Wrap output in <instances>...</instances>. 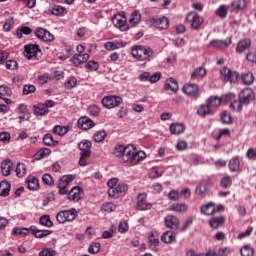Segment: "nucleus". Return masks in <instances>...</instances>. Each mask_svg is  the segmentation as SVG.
<instances>
[{
  "label": "nucleus",
  "instance_id": "nucleus-44",
  "mask_svg": "<svg viewBox=\"0 0 256 256\" xmlns=\"http://www.w3.org/2000/svg\"><path fill=\"white\" fill-rule=\"evenodd\" d=\"M243 105L245 104L239 98V100H234L233 102H231L230 108L233 109V111H237L239 113L243 110Z\"/></svg>",
  "mask_w": 256,
  "mask_h": 256
},
{
  "label": "nucleus",
  "instance_id": "nucleus-29",
  "mask_svg": "<svg viewBox=\"0 0 256 256\" xmlns=\"http://www.w3.org/2000/svg\"><path fill=\"white\" fill-rule=\"evenodd\" d=\"M197 115L200 117H205L207 115H213V111L211 110V106L209 104H202L197 109Z\"/></svg>",
  "mask_w": 256,
  "mask_h": 256
},
{
  "label": "nucleus",
  "instance_id": "nucleus-54",
  "mask_svg": "<svg viewBox=\"0 0 256 256\" xmlns=\"http://www.w3.org/2000/svg\"><path fill=\"white\" fill-rule=\"evenodd\" d=\"M117 209V206L111 202H108L102 206V211L105 213H113Z\"/></svg>",
  "mask_w": 256,
  "mask_h": 256
},
{
  "label": "nucleus",
  "instance_id": "nucleus-33",
  "mask_svg": "<svg viewBox=\"0 0 256 256\" xmlns=\"http://www.w3.org/2000/svg\"><path fill=\"white\" fill-rule=\"evenodd\" d=\"M230 44H231V38H229L228 41L212 40L209 43V47H215V49H221V47L223 46L229 47Z\"/></svg>",
  "mask_w": 256,
  "mask_h": 256
},
{
  "label": "nucleus",
  "instance_id": "nucleus-56",
  "mask_svg": "<svg viewBox=\"0 0 256 256\" xmlns=\"http://www.w3.org/2000/svg\"><path fill=\"white\" fill-rule=\"evenodd\" d=\"M18 111L20 113H23V115H26V121H29V119H31V113H29V110H27V106L25 104H20L18 107Z\"/></svg>",
  "mask_w": 256,
  "mask_h": 256
},
{
  "label": "nucleus",
  "instance_id": "nucleus-36",
  "mask_svg": "<svg viewBox=\"0 0 256 256\" xmlns=\"http://www.w3.org/2000/svg\"><path fill=\"white\" fill-rule=\"evenodd\" d=\"M205 75H207V69L198 67L191 74V79H199V77H205Z\"/></svg>",
  "mask_w": 256,
  "mask_h": 256
},
{
  "label": "nucleus",
  "instance_id": "nucleus-22",
  "mask_svg": "<svg viewBox=\"0 0 256 256\" xmlns=\"http://www.w3.org/2000/svg\"><path fill=\"white\" fill-rule=\"evenodd\" d=\"M30 232L34 237H36V239H43V237H48V235H51L52 233L51 230H39L36 226H31Z\"/></svg>",
  "mask_w": 256,
  "mask_h": 256
},
{
  "label": "nucleus",
  "instance_id": "nucleus-40",
  "mask_svg": "<svg viewBox=\"0 0 256 256\" xmlns=\"http://www.w3.org/2000/svg\"><path fill=\"white\" fill-rule=\"evenodd\" d=\"M27 173V166L24 163H18L16 166L17 177H25Z\"/></svg>",
  "mask_w": 256,
  "mask_h": 256
},
{
  "label": "nucleus",
  "instance_id": "nucleus-24",
  "mask_svg": "<svg viewBox=\"0 0 256 256\" xmlns=\"http://www.w3.org/2000/svg\"><path fill=\"white\" fill-rule=\"evenodd\" d=\"M72 61L76 67H79V65H82V63H86V61H89V54H74L72 57Z\"/></svg>",
  "mask_w": 256,
  "mask_h": 256
},
{
  "label": "nucleus",
  "instance_id": "nucleus-50",
  "mask_svg": "<svg viewBox=\"0 0 256 256\" xmlns=\"http://www.w3.org/2000/svg\"><path fill=\"white\" fill-rule=\"evenodd\" d=\"M40 225H43L44 227H51L53 225V222L51 221V218L49 215H43L39 219Z\"/></svg>",
  "mask_w": 256,
  "mask_h": 256
},
{
  "label": "nucleus",
  "instance_id": "nucleus-60",
  "mask_svg": "<svg viewBox=\"0 0 256 256\" xmlns=\"http://www.w3.org/2000/svg\"><path fill=\"white\" fill-rule=\"evenodd\" d=\"M216 15L221 19H225L227 17V8L224 5L220 6L216 11Z\"/></svg>",
  "mask_w": 256,
  "mask_h": 256
},
{
  "label": "nucleus",
  "instance_id": "nucleus-32",
  "mask_svg": "<svg viewBox=\"0 0 256 256\" xmlns=\"http://www.w3.org/2000/svg\"><path fill=\"white\" fill-rule=\"evenodd\" d=\"M125 45H127V43L114 41V42H106L104 44V47L105 49H107V51H115V49H119V47H125Z\"/></svg>",
  "mask_w": 256,
  "mask_h": 256
},
{
  "label": "nucleus",
  "instance_id": "nucleus-18",
  "mask_svg": "<svg viewBox=\"0 0 256 256\" xmlns=\"http://www.w3.org/2000/svg\"><path fill=\"white\" fill-rule=\"evenodd\" d=\"M182 91L188 95V97H197V95H199V86L189 83L183 86Z\"/></svg>",
  "mask_w": 256,
  "mask_h": 256
},
{
  "label": "nucleus",
  "instance_id": "nucleus-52",
  "mask_svg": "<svg viewBox=\"0 0 256 256\" xmlns=\"http://www.w3.org/2000/svg\"><path fill=\"white\" fill-rule=\"evenodd\" d=\"M65 13H67V11L63 6L56 5L52 8V15L63 16Z\"/></svg>",
  "mask_w": 256,
  "mask_h": 256
},
{
  "label": "nucleus",
  "instance_id": "nucleus-41",
  "mask_svg": "<svg viewBox=\"0 0 256 256\" xmlns=\"http://www.w3.org/2000/svg\"><path fill=\"white\" fill-rule=\"evenodd\" d=\"M139 21H141V13H139V11L132 12L130 19H129L130 25H132L134 27V25H137V23H139Z\"/></svg>",
  "mask_w": 256,
  "mask_h": 256
},
{
  "label": "nucleus",
  "instance_id": "nucleus-62",
  "mask_svg": "<svg viewBox=\"0 0 256 256\" xmlns=\"http://www.w3.org/2000/svg\"><path fill=\"white\" fill-rule=\"evenodd\" d=\"M231 183H232L231 177L226 176V177H224V178L221 180L220 185H221V187H223L224 189H227L228 187H231Z\"/></svg>",
  "mask_w": 256,
  "mask_h": 256
},
{
  "label": "nucleus",
  "instance_id": "nucleus-31",
  "mask_svg": "<svg viewBox=\"0 0 256 256\" xmlns=\"http://www.w3.org/2000/svg\"><path fill=\"white\" fill-rule=\"evenodd\" d=\"M170 133L172 135H181V133H185V125L179 123L171 124Z\"/></svg>",
  "mask_w": 256,
  "mask_h": 256
},
{
  "label": "nucleus",
  "instance_id": "nucleus-13",
  "mask_svg": "<svg viewBox=\"0 0 256 256\" xmlns=\"http://www.w3.org/2000/svg\"><path fill=\"white\" fill-rule=\"evenodd\" d=\"M41 53V49H39V45L37 44H29L25 46L24 55L27 59H37V55Z\"/></svg>",
  "mask_w": 256,
  "mask_h": 256
},
{
  "label": "nucleus",
  "instance_id": "nucleus-28",
  "mask_svg": "<svg viewBox=\"0 0 256 256\" xmlns=\"http://www.w3.org/2000/svg\"><path fill=\"white\" fill-rule=\"evenodd\" d=\"M177 238V234H175V232L168 230L166 232H164L161 236V241H163V243H173V241H175V239Z\"/></svg>",
  "mask_w": 256,
  "mask_h": 256
},
{
  "label": "nucleus",
  "instance_id": "nucleus-2",
  "mask_svg": "<svg viewBox=\"0 0 256 256\" xmlns=\"http://www.w3.org/2000/svg\"><path fill=\"white\" fill-rule=\"evenodd\" d=\"M131 53L137 61H149L155 52L151 47L136 45L131 48Z\"/></svg>",
  "mask_w": 256,
  "mask_h": 256
},
{
  "label": "nucleus",
  "instance_id": "nucleus-9",
  "mask_svg": "<svg viewBox=\"0 0 256 256\" xmlns=\"http://www.w3.org/2000/svg\"><path fill=\"white\" fill-rule=\"evenodd\" d=\"M220 74L224 77V81L229 83H237L239 81V72L237 71H231V69L224 67Z\"/></svg>",
  "mask_w": 256,
  "mask_h": 256
},
{
  "label": "nucleus",
  "instance_id": "nucleus-49",
  "mask_svg": "<svg viewBox=\"0 0 256 256\" xmlns=\"http://www.w3.org/2000/svg\"><path fill=\"white\" fill-rule=\"evenodd\" d=\"M32 32H33V30H31V28L24 26L17 30L16 35H17L18 39H21V37H23V35H31Z\"/></svg>",
  "mask_w": 256,
  "mask_h": 256
},
{
  "label": "nucleus",
  "instance_id": "nucleus-37",
  "mask_svg": "<svg viewBox=\"0 0 256 256\" xmlns=\"http://www.w3.org/2000/svg\"><path fill=\"white\" fill-rule=\"evenodd\" d=\"M27 185L30 191H37V189H39V180L37 178L30 177L28 178Z\"/></svg>",
  "mask_w": 256,
  "mask_h": 256
},
{
  "label": "nucleus",
  "instance_id": "nucleus-51",
  "mask_svg": "<svg viewBox=\"0 0 256 256\" xmlns=\"http://www.w3.org/2000/svg\"><path fill=\"white\" fill-rule=\"evenodd\" d=\"M126 147L127 146H125V145H118V146H116L115 148H114V155H115V157H122V159H123V157H124V155H125V149H126Z\"/></svg>",
  "mask_w": 256,
  "mask_h": 256
},
{
  "label": "nucleus",
  "instance_id": "nucleus-35",
  "mask_svg": "<svg viewBox=\"0 0 256 256\" xmlns=\"http://www.w3.org/2000/svg\"><path fill=\"white\" fill-rule=\"evenodd\" d=\"M245 7H247V1L245 0H234L231 3L232 11L242 10V9H245Z\"/></svg>",
  "mask_w": 256,
  "mask_h": 256
},
{
  "label": "nucleus",
  "instance_id": "nucleus-63",
  "mask_svg": "<svg viewBox=\"0 0 256 256\" xmlns=\"http://www.w3.org/2000/svg\"><path fill=\"white\" fill-rule=\"evenodd\" d=\"M31 93H35V86L34 85H24L23 87V95H29Z\"/></svg>",
  "mask_w": 256,
  "mask_h": 256
},
{
  "label": "nucleus",
  "instance_id": "nucleus-3",
  "mask_svg": "<svg viewBox=\"0 0 256 256\" xmlns=\"http://www.w3.org/2000/svg\"><path fill=\"white\" fill-rule=\"evenodd\" d=\"M91 141L89 140H82L79 144H78V149H80L81 153H80V159H79V165L80 167H86L87 165V159H89V157H91Z\"/></svg>",
  "mask_w": 256,
  "mask_h": 256
},
{
  "label": "nucleus",
  "instance_id": "nucleus-26",
  "mask_svg": "<svg viewBox=\"0 0 256 256\" xmlns=\"http://www.w3.org/2000/svg\"><path fill=\"white\" fill-rule=\"evenodd\" d=\"M217 212V208L215 207V203L210 202L206 205H203L201 207V213H203V215H215V213Z\"/></svg>",
  "mask_w": 256,
  "mask_h": 256
},
{
  "label": "nucleus",
  "instance_id": "nucleus-15",
  "mask_svg": "<svg viewBox=\"0 0 256 256\" xmlns=\"http://www.w3.org/2000/svg\"><path fill=\"white\" fill-rule=\"evenodd\" d=\"M164 223L165 227L174 231H177V229H179V226L181 225V221H179V218L173 215L166 216L164 219Z\"/></svg>",
  "mask_w": 256,
  "mask_h": 256
},
{
  "label": "nucleus",
  "instance_id": "nucleus-12",
  "mask_svg": "<svg viewBox=\"0 0 256 256\" xmlns=\"http://www.w3.org/2000/svg\"><path fill=\"white\" fill-rule=\"evenodd\" d=\"M239 99L244 105H249L255 99V92L251 88H245L240 92Z\"/></svg>",
  "mask_w": 256,
  "mask_h": 256
},
{
  "label": "nucleus",
  "instance_id": "nucleus-19",
  "mask_svg": "<svg viewBox=\"0 0 256 256\" xmlns=\"http://www.w3.org/2000/svg\"><path fill=\"white\" fill-rule=\"evenodd\" d=\"M78 127L84 131H87L88 129L95 127V122H93V120H91L89 117L83 116L78 120Z\"/></svg>",
  "mask_w": 256,
  "mask_h": 256
},
{
  "label": "nucleus",
  "instance_id": "nucleus-5",
  "mask_svg": "<svg viewBox=\"0 0 256 256\" xmlns=\"http://www.w3.org/2000/svg\"><path fill=\"white\" fill-rule=\"evenodd\" d=\"M51 107H55V101L53 100H46L45 103L34 105V115H38L40 117L49 115V108Z\"/></svg>",
  "mask_w": 256,
  "mask_h": 256
},
{
  "label": "nucleus",
  "instance_id": "nucleus-34",
  "mask_svg": "<svg viewBox=\"0 0 256 256\" xmlns=\"http://www.w3.org/2000/svg\"><path fill=\"white\" fill-rule=\"evenodd\" d=\"M189 206L186 203H177L171 206V211H176L177 213H187Z\"/></svg>",
  "mask_w": 256,
  "mask_h": 256
},
{
  "label": "nucleus",
  "instance_id": "nucleus-57",
  "mask_svg": "<svg viewBox=\"0 0 256 256\" xmlns=\"http://www.w3.org/2000/svg\"><path fill=\"white\" fill-rule=\"evenodd\" d=\"M57 252L53 248H45L39 252V256H56Z\"/></svg>",
  "mask_w": 256,
  "mask_h": 256
},
{
  "label": "nucleus",
  "instance_id": "nucleus-16",
  "mask_svg": "<svg viewBox=\"0 0 256 256\" xmlns=\"http://www.w3.org/2000/svg\"><path fill=\"white\" fill-rule=\"evenodd\" d=\"M222 101H231V94H226L221 96V98L217 96H211L207 100L208 107H219Z\"/></svg>",
  "mask_w": 256,
  "mask_h": 256
},
{
  "label": "nucleus",
  "instance_id": "nucleus-7",
  "mask_svg": "<svg viewBox=\"0 0 256 256\" xmlns=\"http://www.w3.org/2000/svg\"><path fill=\"white\" fill-rule=\"evenodd\" d=\"M121 103H123L121 96H106L102 99V105L106 109H115V107H119Z\"/></svg>",
  "mask_w": 256,
  "mask_h": 256
},
{
  "label": "nucleus",
  "instance_id": "nucleus-58",
  "mask_svg": "<svg viewBox=\"0 0 256 256\" xmlns=\"http://www.w3.org/2000/svg\"><path fill=\"white\" fill-rule=\"evenodd\" d=\"M85 67L88 71H97V69H99V63L96 61H88Z\"/></svg>",
  "mask_w": 256,
  "mask_h": 256
},
{
  "label": "nucleus",
  "instance_id": "nucleus-47",
  "mask_svg": "<svg viewBox=\"0 0 256 256\" xmlns=\"http://www.w3.org/2000/svg\"><path fill=\"white\" fill-rule=\"evenodd\" d=\"M15 25V18L13 16L8 17L5 20V23L3 25V31L9 32L11 31V28Z\"/></svg>",
  "mask_w": 256,
  "mask_h": 256
},
{
  "label": "nucleus",
  "instance_id": "nucleus-59",
  "mask_svg": "<svg viewBox=\"0 0 256 256\" xmlns=\"http://www.w3.org/2000/svg\"><path fill=\"white\" fill-rule=\"evenodd\" d=\"M170 201H179L181 199L180 193L177 190H171L168 194Z\"/></svg>",
  "mask_w": 256,
  "mask_h": 256
},
{
  "label": "nucleus",
  "instance_id": "nucleus-42",
  "mask_svg": "<svg viewBox=\"0 0 256 256\" xmlns=\"http://www.w3.org/2000/svg\"><path fill=\"white\" fill-rule=\"evenodd\" d=\"M253 81H255V78L253 77V73L248 72V73L242 74V83H244V85H253Z\"/></svg>",
  "mask_w": 256,
  "mask_h": 256
},
{
  "label": "nucleus",
  "instance_id": "nucleus-10",
  "mask_svg": "<svg viewBox=\"0 0 256 256\" xmlns=\"http://www.w3.org/2000/svg\"><path fill=\"white\" fill-rule=\"evenodd\" d=\"M153 204L147 202V193H140L137 195V209L139 211H149Z\"/></svg>",
  "mask_w": 256,
  "mask_h": 256
},
{
  "label": "nucleus",
  "instance_id": "nucleus-61",
  "mask_svg": "<svg viewBox=\"0 0 256 256\" xmlns=\"http://www.w3.org/2000/svg\"><path fill=\"white\" fill-rule=\"evenodd\" d=\"M77 85V78L76 77H70L68 81L65 83L66 89H73Z\"/></svg>",
  "mask_w": 256,
  "mask_h": 256
},
{
  "label": "nucleus",
  "instance_id": "nucleus-23",
  "mask_svg": "<svg viewBox=\"0 0 256 256\" xmlns=\"http://www.w3.org/2000/svg\"><path fill=\"white\" fill-rule=\"evenodd\" d=\"M164 87L166 91H173V93L179 91V83L174 78H168L165 81Z\"/></svg>",
  "mask_w": 256,
  "mask_h": 256
},
{
  "label": "nucleus",
  "instance_id": "nucleus-48",
  "mask_svg": "<svg viewBox=\"0 0 256 256\" xmlns=\"http://www.w3.org/2000/svg\"><path fill=\"white\" fill-rule=\"evenodd\" d=\"M106 137H107V132H105V130H101L94 134V141L96 143H101V142L105 141Z\"/></svg>",
  "mask_w": 256,
  "mask_h": 256
},
{
  "label": "nucleus",
  "instance_id": "nucleus-46",
  "mask_svg": "<svg viewBox=\"0 0 256 256\" xmlns=\"http://www.w3.org/2000/svg\"><path fill=\"white\" fill-rule=\"evenodd\" d=\"M68 132H69V127L57 125L53 128V133H55L56 135H59L60 137H63V135H65Z\"/></svg>",
  "mask_w": 256,
  "mask_h": 256
},
{
  "label": "nucleus",
  "instance_id": "nucleus-21",
  "mask_svg": "<svg viewBox=\"0 0 256 256\" xmlns=\"http://www.w3.org/2000/svg\"><path fill=\"white\" fill-rule=\"evenodd\" d=\"M152 25L157 29H169V18L161 17L158 19H152Z\"/></svg>",
  "mask_w": 256,
  "mask_h": 256
},
{
  "label": "nucleus",
  "instance_id": "nucleus-53",
  "mask_svg": "<svg viewBox=\"0 0 256 256\" xmlns=\"http://www.w3.org/2000/svg\"><path fill=\"white\" fill-rule=\"evenodd\" d=\"M99 251H101V243L99 242L91 244L88 248V252L91 253L92 255L99 253Z\"/></svg>",
  "mask_w": 256,
  "mask_h": 256
},
{
  "label": "nucleus",
  "instance_id": "nucleus-6",
  "mask_svg": "<svg viewBox=\"0 0 256 256\" xmlns=\"http://www.w3.org/2000/svg\"><path fill=\"white\" fill-rule=\"evenodd\" d=\"M186 21L187 23L190 24L191 29H194L195 31H197V29H199V27L203 25L204 20H203V17L199 15V13L193 11L187 14Z\"/></svg>",
  "mask_w": 256,
  "mask_h": 256
},
{
  "label": "nucleus",
  "instance_id": "nucleus-39",
  "mask_svg": "<svg viewBox=\"0 0 256 256\" xmlns=\"http://www.w3.org/2000/svg\"><path fill=\"white\" fill-rule=\"evenodd\" d=\"M48 155H51V149L42 148L34 155V157L37 161H39L43 159V157H47Z\"/></svg>",
  "mask_w": 256,
  "mask_h": 256
},
{
  "label": "nucleus",
  "instance_id": "nucleus-25",
  "mask_svg": "<svg viewBox=\"0 0 256 256\" xmlns=\"http://www.w3.org/2000/svg\"><path fill=\"white\" fill-rule=\"evenodd\" d=\"M225 224V216L212 217L209 220V225L212 229H218V227H223Z\"/></svg>",
  "mask_w": 256,
  "mask_h": 256
},
{
  "label": "nucleus",
  "instance_id": "nucleus-14",
  "mask_svg": "<svg viewBox=\"0 0 256 256\" xmlns=\"http://www.w3.org/2000/svg\"><path fill=\"white\" fill-rule=\"evenodd\" d=\"M68 199L69 201H73L74 203H78V201H81V199H83V188L79 186L73 187L68 192Z\"/></svg>",
  "mask_w": 256,
  "mask_h": 256
},
{
  "label": "nucleus",
  "instance_id": "nucleus-20",
  "mask_svg": "<svg viewBox=\"0 0 256 256\" xmlns=\"http://www.w3.org/2000/svg\"><path fill=\"white\" fill-rule=\"evenodd\" d=\"M11 169H13V162L11 159H5L1 163V173L4 177H9L11 175Z\"/></svg>",
  "mask_w": 256,
  "mask_h": 256
},
{
  "label": "nucleus",
  "instance_id": "nucleus-17",
  "mask_svg": "<svg viewBox=\"0 0 256 256\" xmlns=\"http://www.w3.org/2000/svg\"><path fill=\"white\" fill-rule=\"evenodd\" d=\"M36 37L38 39H41L42 41L51 42L55 41V36L51 34L47 29L45 28H38L35 32Z\"/></svg>",
  "mask_w": 256,
  "mask_h": 256
},
{
  "label": "nucleus",
  "instance_id": "nucleus-64",
  "mask_svg": "<svg viewBox=\"0 0 256 256\" xmlns=\"http://www.w3.org/2000/svg\"><path fill=\"white\" fill-rule=\"evenodd\" d=\"M42 181L45 183V185H53V176L50 174H44L42 176Z\"/></svg>",
  "mask_w": 256,
  "mask_h": 256
},
{
  "label": "nucleus",
  "instance_id": "nucleus-30",
  "mask_svg": "<svg viewBox=\"0 0 256 256\" xmlns=\"http://www.w3.org/2000/svg\"><path fill=\"white\" fill-rule=\"evenodd\" d=\"M11 191V183L8 181H1L0 182V196L7 197Z\"/></svg>",
  "mask_w": 256,
  "mask_h": 256
},
{
  "label": "nucleus",
  "instance_id": "nucleus-43",
  "mask_svg": "<svg viewBox=\"0 0 256 256\" xmlns=\"http://www.w3.org/2000/svg\"><path fill=\"white\" fill-rule=\"evenodd\" d=\"M43 143H44V145H47V147H51L53 145H57V143H59V141H55V139H53V135L46 134L43 137Z\"/></svg>",
  "mask_w": 256,
  "mask_h": 256
},
{
  "label": "nucleus",
  "instance_id": "nucleus-4",
  "mask_svg": "<svg viewBox=\"0 0 256 256\" xmlns=\"http://www.w3.org/2000/svg\"><path fill=\"white\" fill-rule=\"evenodd\" d=\"M77 215L78 213L75 208H72L70 210H62L57 213L56 220L58 221V223H67V221H75Z\"/></svg>",
  "mask_w": 256,
  "mask_h": 256
},
{
  "label": "nucleus",
  "instance_id": "nucleus-38",
  "mask_svg": "<svg viewBox=\"0 0 256 256\" xmlns=\"http://www.w3.org/2000/svg\"><path fill=\"white\" fill-rule=\"evenodd\" d=\"M228 167L232 173L239 171V168H240L239 158H232L229 161Z\"/></svg>",
  "mask_w": 256,
  "mask_h": 256
},
{
  "label": "nucleus",
  "instance_id": "nucleus-45",
  "mask_svg": "<svg viewBox=\"0 0 256 256\" xmlns=\"http://www.w3.org/2000/svg\"><path fill=\"white\" fill-rule=\"evenodd\" d=\"M240 254H241V256H254L255 250L253 248H251V246L245 245L241 248Z\"/></svg>",
  "mask_w": 256,
  "mask_h": 256
},
{
  "label": "nucleus",
  "instance_id": "nucleus-27",
  "mask_svg": "<svg viewBox=\"0 0 256 256\" xmlns=\"http://www.w3.org/2000/svg\"><path fill=\"white\" fill-rule=\"evenodd\" d=\"M251 47V39L246 38L238 42L236 47V53H243V51H247Z\"/></svg>",
  "mask_w": 256,
  "mask_h": 256
},
{
  "label": "nucleus",
  "instance_id": "nucleus-8",
  "mask_svg": "<svg viewBox=\"0 0 256 256\" xmlns=\"http://www.w3.org/2000/svg\"><path fill=\"white\" fill-rule=\"evenodd\" d=\"M129 187L125 183H120L116 185L114 188L108 189L109 197H113L114 199H119V197H123L128 191Z\"/></svg>",
  "mask_w": 256,
  "mask_h": 256
},
{
  "label": "nucleus",
  "instance_id": "nucleus-55",
  "mask_svg": "<svg viewBox=\"0 0 256 256\" xmlns=\"http://www.w3.org/2000/svg\"><path fill=\"white\" fill-rule=\"evenodd\" d=\"M31 231V228H14L13 233L14 235H23L24 237L26 235H29V232Z\"/></svg>",
  "mask_w": 256,
  "mask_h": 256
},
{
  "label": "nucleus",
  "instance_id": "nucleus-11",
  "mask_svg": "<svg viewBox=\"0 0 256 256\" xmlns=\"http://www.w3.org/2000/svg\"><path fill=\"white\" fill-rule=\"evenodd\" d=\"M114 27L120 29V31H127V17L124 14H116L112 18Z\"/></svg>",
  "mask_w": 256,
  "mask_h": 256
},
{
  "label": "nucleus",
  "instance_id": "nucleus-1",
  "mask_svg": "<svg viewBox=\"0 0 256 256\" xmlns=\"http://www.w3.org/2000/svg\"><path fill=\"white\" fill-rule=\"evenodd\" d=\"M146 154L143 151H138L135 146L128 144L124 150L123 161L124 163H131V165H137V163L145 159Z\"/></svg>",
  "mask_w": 256,
  "mask_h": 256
}]
</instances>
